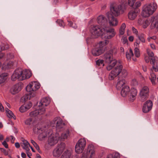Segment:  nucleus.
<instances>
[{"label": "nucleus", "mask_w": 158, "mask_h": 158, "mask_svg": "<svg viewBox=\"0 0 158 158\" xmlns=\"http://www.w3.org/2000/svg\"><path fill=\"white\" fill-rule=\"evenodd\" d=\"M33 131L35 133L39 134V137L40 139L48 137V143L51 146L56 143L59 138L53 134L52 131L48 127L41 128L38 125H36L34 127Z\"/></svg>", "instance_id": "f257e3e1"}, {"label": "nucleus", "mask_w": 158, "mask_h": 158, "mask_svg": "<svg viewBox=\"0 0 158 158\" xmlns=\"http://www.w3.org/2000/svg\"><path fill=\"white\" fill-rule=\"evenodd\" d=\"M31 76V74L29 71L18 69L14 71L11 76V79L13 81H15L17 79L19 81H22L29 78Z\"/></svg>", "instance_id": "f03ea898"}, {"label": "nucleus", "mask_w": 158, "mask_h": 158, "mask_svg": "<svg viewBox=\"0 0 158 158\" xmlns=\"http://www.w3.org/2000/svg\"><path fill=\"white\" fill-rule=\"evenodd\" d=\"M71 155L70 152L66 151L63 153L60 158H70ZM94 155V147L92 145L90 144L88 146L87 152L82 154L81 158H92Z\"/></svg>", "instance_id": "7ed1b4c3"}, {"label": "nucleus", "mask_w": 158, "mask_h": 158, "mask_svg": "<svg viewBox=\"0 0 158 158\" xmlns=\"http://www.w3.org/2000/svg\"><path fill=\"white\" fill-rule=\"evenodd\" d=\"M157 8V5L155 2L146 5L143 7L142 15L145 17H148L154 13Z\"/></svg>", "instance_id": "20e7f679"}, {"label": "nucleus", "mask_w": 158, "mask_h": 158, "mask_svg": "<svg viewBox=\"0 0 158 158\" xmlns=\"http://www.w3.org/2000/svg\"><path fill=\"white\" fill-rule=\"evenodd\" d=\"M117 52V49L114 48H111L104 55L103 57L104 60L107 63H111L114 60L113 59V55L115 54Z\"/></svg>", "instance_id": "39448f33"}, {"label": "nucleus", "mask_w": 158, "mask_h": 158, "mask_svg": "<svg viewBox=\"0 0 158 158\" xmlns=\"http://www.w3.org/2000/svg\"><path fill=\"white\" fill-rule=\"evenodd\" d=\"M117 52V49L114 48H111L104 55L103 57L104 60L107 63H111L114 60L113 59V55L115 54Z\"/></svg>", "instance_id": "423d86ee"}, {"label": "nucleus", "mask_w": 158, "mask_h": 158, "mask_svg": "<svg viewBox=\"0 0 158 158\" xmlns=\"http://www.w3.org/2000/svg\"><path fill=\"white\" fill-rule=\"evenodd\" d=\"M104 31V27L98 25L94 26L90 30L92 34L95 36L94 37H97L101 35H103V32Z\"/></svg>", "instance_id": "0eeeda50"}, {"label": "nucleus", "mask_w": 158, "mask_h": 158, "mask_svg": "<svg viewBox=\"0 0 158 158\" xmlns=\"http://www.w3.org/2000/svg\"><path fill=\"white\" fill-rule=\"evenodd\" d=\"M40 85L39 83L36 81H33L31 82L27 85L26 88V89L27 92L32 93L38 89L40 88Z\"/></svg>", "instance_id": "6e6552de"}, {"label": "nucleus", "mask_w": 158, "mask_h": 158, "mask_svg": "<svg viewBox=\"0 0 158 158\" xmlns=\"http://www.w3.org/2000/svg\"><path fill=\"white\" fill-rule=\"evenodd\" d=\"M65 147V144L63 143H61L57 148L54 150L53 152V156L56 157L60 156L64 149Z\"/></svg>", "instance_id": "1a4fd4ad"}, {"label": "nucleus", "mask_w": 158, "mask_h": 158, "mask_svg": "<svg viewBox=\"0 0 158 158\" xmlns=\"http://www.w3.org/2000/svg\"><path fill=\"white\" fill-rule=\"evenodd\" d=\"M110 10L111 13L115 16H118L120 12L123 11L122 6L121 5L111 6Z\"/></svg>", "instance_id": "9d476101"}, {"label": "nucleus", "mask_w": 158, "mask_h": 158, "mask_svg": "<svg viewBox=\"0 0 158 158\" xmlns=\"http://www.w3.org/2000/svg\"><path fill=\"white\" fill-rule=\"evenodd\" d=\"M105 34V37L109 39L113 37L116 34L114 28H105V31L103 32V34Z\"/></svg>", "instance_id": "9b49d317"}, {"label": "nucleus", "mask_w": 158, "mask_h": 158, "mask_svg": "<svg viewBox=\"0 0 158 158\" xmlns=\"http://www.w3.org/2000/svg\"><path fill=\"white\" fill-rule=\"evenodd\" d=\"M153 106L152 102L151 100L147 101L144 103L142 110L143 112L147 113L149 111L152 109Z\"/></svg>", "instance_id": "f8f14e48"}, {"label": "nucleus", "mask_w": 158, "mask_h": 158, "mask_svg": "<svg viewBox=\"0 0 158 158\" xmlns=\"http://www.w3.org/2000/svg\"><path fill=\"white\" fill-rule=\"evenodd\" d=\"M137 91V89L135 88H132L129 90L128 94L129 100L131 102H133L136 99Z\"/></svg>", "instance_id": "ddd939ff"}, {"label": "nucleus", "mask_w": 158, "mask_h": 158, "mask_svg": "<svg viewBox=\"0 0 158 158\" xmlns=\"http://www.w3.org/2000/svg\"><path fill=\"white\" fill-rule=\"evenodd\" d=\"M45 108H42L39 107V109L32 111L30 113L29 115L31 117H35L39 115H41L44 113Z\"/></svg>", "instance_id": "4468645a"}, {"label": "nucleus", "mask_w": 158, "mask_h": 158, "mask_svg": "<svg viewBox=\"0 0 158 158\" xmlns=\"http://www.w3.org/2000/svg\"><path fill=\"white\" fill-rule=\"evenodd\" d=\"M20 84L18 83L13 86L10 89V92L12 94H15L19 92L22 89Z\"/></svg>", "instance_id": "2eb2a0df"}, {"label": "nucleus", "mask_w": 158, "mask_h": 158, "mask_svg": "<svg viewBox=\"0 0 158 158\" xmlns=\"http://www.w3.org/2000/svg\"><path fill=\"white\" fill-rule=\"evenodd\" d=\"M107 18L109 25L111 26H116L118 24V21L111 14H109L107 15Z\"/></svg>", "instance_id": "dca6fc26"}, {"label": "nucleus", "mask_w": 158, "mask_h": 158, "mask_svg": "<svg viewBox=\"0 0 158 158\" xmlns=\"http://www.w3.org/2000/svg\"><path fill=\"white\" fill-rule=\"evenodd\" d=\"M97 22L98 23L103 26L104 27H106L107 24V21L106 18L103 15H99L97 18Z\"/></svg>", "instance_id": "f3484780"}, {"label": "nucleus", "mask_w": 158, "mask_h": 158, "mask_svg": "<svg viewBox=\"0 0 158 158\" xmlns=\"http://www.w3.org/2000/svg\"><path fill=\"white\" fill-rule=\"evenodd\" d=\"M50 103V100L49 98L46 97L42 98L40 101L39 107L42 108H45V106H47Z\"/></svg>", "instance_id": "a211bd4d"}, {"label": "nucleus", "mask_w": 158, "mask_h": 158, "mask_svg": "<svg viewBox=\"0 0 158 158\" xmlns=\"http://www.w3.org/2000/svg\"><path fill=\"white\" fill-rule=\"evenodd\" d=\"M126 81L123 78L119 77L116 85V88L117 89H120L125 85H126Z\"/></svg>", "instance_id": "6ab92c4d"}, {"label": "nucleus", "mask_w": 158, "mask_h": 158, "mask_svg": "<svg viewBox=\"0 0 158 158\" xmlns=\"http://www.w3.org/2000/svg\"><path fill=\"white\" fill-rule=\"evenodd\" d=\"M151 26L152 28L158 29V15H154L151 17Z\"/></svg>", "instance_id": "aec40b11"}, {"label": "nucleus", "mask_w": 158, "mask_h": 158, "mask_svg": "<svg viewBox=\"0 0 158 158\" xmlns=\"http://www.w3.org/2000/svg\"><path fill=\"white\" fill-rule=\"evenodd\" d=\"M158 58L156 56H155L152 58L151 60V63L152 64V70L155 72L158 71V66L157 61Z\"/></svg>", "instance_id": "412c9836"}, {"label": "nucleus", "mask_w": 158, "mask_h": 158, "mask_svg": "<svg viewBox=\"0 0 158 158\" xmlns=\"http://www.w3.org/2000/svg\"><path fill=\"white\" fill-rule=\"evenodd\" d=\"M104 51V49H101L96 47L92 50V53L94 56H98L102 53Z\"/></svg>", "instance_id": "4be33fe9"}, {"label": "nucleus", "mask_w": 158, "mask_h": 158, "mask_svg": "<svg viewBox=\"0 0 158 158\" xmlns=\"http://www.w3.org/2000/svg\"><path fill=\"white\" fill-rule=\"evenodd\" d=\"M129 87L128 86L125 85L123 87L121 91V94L123 97H125L128 94L129 92Z\"/></svg>", "instance_id": "5701e85b"}, {"label": "nucleus", "mask_w": 158, "mask_h": 158, "mask_svg": "<svg viewBox=\"0 0 158 158\" xmlns=\"http://www.w3.org/2000/svg\"><path fill=\"white\" fill-rule=\"evenodd\" d=\"M138 11L136 10H132L130 11L128 14L129 19L131 20H133L136 18Z\"/></svg>", "instance_id": "b1692460"}, {"label": "nucleus", "mask_w": 158, "mask_h": 158, "mask_svg": "<svg viewBox=\"0 0 158 158\" xmlns=\"http://www.w3.org/2000/svg\"><path fill=\"white\" fill-rule=\"evenodd\" d=\"M123 68V66L122 65H118L117 66L115 67L111 71H113V73L117 76L121 73Z\"/></svg>", "instance_id": "393cba45"}, {"label": "nucleus", "mask_w": 158, "mask_h": 158, "mask_svg": "<svg viewBox=\"0 0 158 158\" xmlns=\"http://www.w3.org/2000/svg\"><path fill=\"white\" fill-rule=\"evenodd\" d=\"M109 42V40H106L103 41H100L96 47L100 48L101 49H104L103 47L105 46L106 44H108Z\"/></svg>", "instance_id": "a878e982"}, {"label": "nucleus", "mask_w": 158, "mask_h": 158, "mask_svg": "<svg viewBox=\"0 0 158 158\" xmlns=\"http://www.w3.org/2000/svg\"><path fill=\"white\" fill-rule=\"evenodd\" d=\"M21 145L23 148L25 149L26 151H29L30 150L29 147L30 146V145L26 140H23L21 143Z\"/></svg>", "instance_id": "bb28decb"}, {"label": "nucleus", "mask_w": 158, "mask_h": 158, "mask_svg": "<svg viewBox=\"0 0 158 158\" xmlns=\"http://www.w3.org/2000/svg\"><path fill=\"white\" fill-rule=\"evenodd\" d=\"M70 132L68 129H67L65 131L63 132L61 134L60 138L62 139H66L69 136Z\"/></svg>", "instance_id": "cd10ccee"}, {"label": "nucleus", "mask_w": 158, "mask_h": 158, "mask_svg": "<svg viewBox=\"0 0 158 158\" xmlns=\"http://www.w3.org/2000/svg\"><path fill=\"white\" fill-rule=\"evenodd\" d=\"M64 126V123H63L61 119L58 120L56 124V128L57 129H60L63 128Z\"/></svg>", "instance_id": "c85d7f7f"}, {"label": "nucleus", "mask_w": 158, "mask_h": 158, "mask_svg": "<svg viewBox=\"0 0 158 158\" xmlns=\"http://www.w3.org/2000/svg\"><path fill=\"white\" fill-rule=\"evenodd\" d=\"M84 148V147H83L81 148L80 145L77 143L75 147V151L78 153H81L82 152Z\"/></svg>", "instance_id": "c756f323"}, {"label": "nucleus", "mask_w": 158, "mask_h": 158, "mask_svg": "<svg viewBox=\"0 0 158 158\" xmlns=\"http://www.w3.org/2000/svg\"><path fill=\"white\" fill-rule=\"evenodd\" d=\"M136 0H121V2L122 4L126 3L128 2V5L131 7H133L134 5L135 2Z\"/></svg>", "instance_id": "7c9ffc66"}, {"label": "nucleus", "mask_w": 158, "mask_h": 158, "mask_svg": "<svg viewBox=\"0 0 158 158\" xmlns=\"http://www.w3.org/2000/svg\"><path fill=\"white\" fill-rule=\"evenodd\" d=\"M7 74L5 73L0 75V84L4 82L7 78Z\"/></svg>", "instance_id": "2f4dec72"}, {"label": "nucleus", "mask_w": 158, "mask_h": 158, "mask_svg": "<svg viewBox=\"0 0 158 158\" xmlns=\"http://www.w3.org/2000/svg\"><path fill=\"white\" fill-rule=\"evenodd\" d=\"M117 63V60L114 59L111 63H109V64L106 67L107 70L110 71L111 70Z\"/></svg>", "instance_id": "473e14b6"}, {"label": "nucleus", "mask_w": 158, "mask_h": 158, "mask_svg": "<svg viewBox=\"0 0 158 158\" xmlns=\"http://www.w3.org/2000/svg\"><path fill=\"white\" fill-rule=\"evenodd\" d=\"M149 89L147 86L144 87L140 91V94L148 95Z\"/></svg>", "instance_id": "72a5a7b5"}, {"label": "nucleus", "mask_w": 158, "mask_h": 158, "mask_svg": "<svg viewBox=\"0 0 158 158\" xmlns=\"http://www.w3.org/2000/svg\"><path fill=\"white\" fill-rule=\"evenodd\" d=\"M77 143L80 145L81 148H82L83 147H85L86 143L85 139L84 138L78 140Z\"/></svg>", "instance_id": "f704fd0d"}, {"label": "nucleus", "mask_w": 158, "mask_h": 158, "mask_svg": "<svg viewBox=\"0 0 158 158\" xmlns=\"http://www.w3.org/2000/svg\"><path fill=\"white\" fill-rule=\"evenodd\" d=\"M126 27V25L124 23H123L120 27L119 30V35H123L124 32V29Z\"/></svg>", "instance_id": "c9c22d12"}, {"label": "nucleus", "mask_w": 158, "mask_h": 158, "mask_svg": "<svg viewBox=\"0 0 158 158\" xmlns=\"http://www.w3.org/2000/svg\"><path fill=\"white\" fill-rule=\"evenodd\" d=\"M106 158H120V155L118 152H116L114 155L110 154L108 155Z\"/></svg>", "instance_id": "e433bc0d"}, {"label": "nucleus", "mask_w": 158, "mask_h": 158, "mask_svg": "<svg viewBox=\"0 0 158 158\" xmlns=\"http://www.w3.org/2000/svg\"><path fill=\"white\" fill-rule=\"evenodd\" d=\"M150 75L151 77H150V79L152 84L155 85V81L156 79V76L153 73H151Z\"/></svg>", "instance_id": "4c0bfd02"}, {"label": "nucleus", "mask_w": 158, "mask_h": 158, "mask_svg": "<svg viewBox=\"0 0 158 158\" xmlns=\"http://www.w3.org/2000/svg\"><path fill=\"white\" fill-rule=\"evenodd\" d=\"M133 55V53L131 49H130L129 52L126 53V57L128 60H131V57Z\"/></svg>", "instance_id": "58836bf2"}, {"label": "nucleus", "mask_w": 158, "mask_h": 158, "mask_svg": "<svg viewBox=\"0 0 158 158\" xmlns=\"http://www.w3.org/2000/svg\"><path fill=\"white\" fill-rule=\"evenodd\" d=\"M5 110L7 113V115L9 118H14L13 116L14 114L11 111L7 108H6Z\"/></svg>", "instance_id": "ea45409f"}, {"label": "nucleus", "mask_w": 158, "mask_h": 158, "mask_svg": "<svg viewBox=\"0 0 158 158\" xmlns=\"http://www.w3.org/2000/svg\"><path fill=\"white\" fill-rule=\"evenodd\" d=\"M96 64L97 65H98L100 67H103L104 65V60H98L96 62Z\"/></svg>", "instance_id": "a19ab883"}, {"label": "nucleus", "mask_w": 158, "mask_h": 158, "mask_svg": "<svg viewBox=\"0 0 158 158\" xmlns=\"http://www.w3.org/2000/svg\"><path fill=\"white\" fill-rule=\"evenodd\" d=\"M28 92V93L26 94L25 96L24 97V99L25 101L27 100L28 99H30L31 95L33 97L34 95V94H33V95H32V93H31L29 92Z\"/></svg>", "instance_id": "79ce46f5"}, {"label": "nucleus", "mask_w": 158, "mask_h": 158, "mask_svg": "<svg viewBox=\"0 0 158 158\" xmlns=\"http://www.w3.org/2000/svg\"><path fill=\"white\" fill-rule=\"evenodd\" d=\"M117 76L113 73V71H111L110 73L108 78L110 80H113Z\"/></svg>", "instance_id": "37998d69"}, {"label": "nucleus", "mask_w": 158, "mask_h": 158, "mask_svg": "<svg viewBox=\"0 0 158 158\" xmlns=\"http://www.w3.org/2000/svg\"><path fill=\"white\" fill-rule=\"evenodd\" d=\"M140 100L142 102H144L148 98V95H144L143 94H140Z\"/></svg>", "instance_id": "c03bdc74"}, {"label": "nucleus", "mask_w": 158, "mask_h": 158, "mask_svg": "<svg viewBox=\"0 0 158 158\" xmlns=\"http://www.w3.org/2000/svg\"><path fill=\"white\" fill-rule=\"evenodd\" d=\"M137 36L139 40H140L141 42L142 43H144L145 42V40L143 34H141L139 35H138Z\"/></svg>", "instance_id": "a18cd8bd"}, {"label": "nucleus", "mask_w": 158, "mask_h": 158, "mask_svg": "<svg viewBox=\"0 0 158 158\" xmlns=\"http://www.w3.org/2000/svg\"><path fill=\"white\" fill-rule=\"evenodd\" d=\"M121 74L122 77H121L124 79V78L126 77L127 76V72L126 69H122V71H121Z\"/></svg>", "instance_id": "49530a36"}, {"label": "nucleus", "mask_w": 158, "mask_h": 158, "mask_svg": "<svg viewBox=\"0 0 158 158\" xmlns=\"http://www.w3.org/2000/svg\"><path fill=\"white\" fill-rule=\"evenodd\" d=\"M25 122L26 124L30 125L33 123L32 119L31 118H28L26 120Z\"/></svg>", "instance_id": "de8ad7c7"}, {"label": "nucleus", "mask_w": 158, "mask_h": 158, "mask_svg": "<svg viewBox=\"0 0 158 158\" xmlns=\"http://www.w3.org/2000/svg\"><path fill=\"white\" fill-rule=\"evenodd\" d=\"M16 63L15 62V63L14 62L12 61H10L7 64V66L8 68H11L13 66H14L15 65H16Z\"/></svg>", "instance_id": "09e8293b"}, {"label": "nucleus", "mask_w": 158, "mask_h": 158, "mask_svg": "<svg viewBox=\"0 0 158 158\" xmlns=\"http://www.w3.org/2000/svg\"><path fill=\"white\" fill-rule=\"evenodd\" d=\"M24 105L26 106V108L28 110L32 106V104L31 102H29L24 104Z\"/></svg>", "instance_id": "8fccbe9b"}, {"label": "nucleus", "mask_w": 158, "mask_h": 158, "mask_svg": "<svg viewBox=\"0 0 158 158\" xmlns=\"http://www.w3.org/2000/svg\"><path fill=\"white\" fill-rule=\"evenodd\" d=\"M20 111L22 113H23L27 110L26 106L24 105L22 106L19 109Z\"/></svg>", "instance_id": "3c124183"}, {"label": "nucleus", "mask_w": 158, "mask_h": 158, "mask_svg": "<svg viewBox=\"0 0 158 158\" xmlns=\"http://www.w3.org/2000/svg\"><path fill=\"white\" fill-rule=\"evenodd\" d=\"M135 54V56L138 57L140 56L139 50L138 48H135L134 49Z\"/></svg>", "instance_id": "603ef678"}, {"label": "nucleus", "mask_w": 158, "mask_h": 158, "mask_svg": "<svg viewBox=\"0 0 158 158\" xmlns=\"http://www.w3.org/2000/svg\"><path fill=\"white\" fill-rule=\"evenodd\" d=\"M31 143L33 144L34 146L35 147V148L37 150H39L40 149V148L38 145L33 140L31 139Z\"/></svg>", "instance_id": "864d4df0"}, {"label": "nucleus", "mask_w": 158, "mask_h": 158, "mask_svg": "<svg viewBox=\"0 0 158 158\" xmlns=\"http://www.w3.org/2000/svg\"><path fill=\"white\" fill-rule=\"evenodd\" d=\"M131 85L133 86H136L138 85V82L136 80L134 79L132 80L131 82Z\"/></svg>", "instance_id": "5fc2aeb1"}, {"label": "nucleus", "mask_w": 158, "mask_h": 158, "mask_svg": "<svg viewBox=\"0 0 158 158\" xmlns=\"http://www.w3.org/2000/svg\"><path fill=\"white\" fill-rule=\"evenodd\" d=\"M14 57L13 54L12 53H9L7 55V59L10 60L13 59Z\"/></svg>", "instance_id": "6e6d98bb"}, {"label": "nucleus", "mask_w": 158, "mask_h": 158, "mask_svg": "<svg viewBox=\"0 0 158 158\" xmlns=\"http://www.w3.org/2000/svg\"><path fill=\"white\" fill-rule=\"evenodd\" d=\"M150 22L148 20H146L145 22L143 24V27L146 28L150 24Z\"/></svg>", "instance_id": "4d7b16f0"}, {"label": "nucleus", "mask_w": 158, "mask_h": 158, "mask_svg": "<svg viewBox=\"0 0 158 158\" xmlns=\"http://www.w3.org/2000/svg\"><path fill=\"white\" fill-rule=\"evenodd\" d=\"M56 22L59 24L60 26H63L64 25V23L62 20H57L56 21Z\"/></svg>", "instance_id": "13d9d810"}, {"label": "nucleus", "mask_w": 158, "mask_h": 158, "mask_svg": "<svg viewBox=\"0 0 158 158\" xmlns=\"http://www.w3.org/2000/svg\"><path fill=\"white\" fill-rule=\"evenodd\" d=\"M147 53L148 55L151 57H154V53L153 52L151 51H150L149 50H147Z\"/></svg>", "instance_id": "bf43d9fd"}, {"label": "nucleus", "mask_w": 158, "mask_h": 158, "mask_svg": "<svg viewBox=\"0 0 158 158\" xmlns=\"http://www.w3.org/2000/svg\"><path fill=\"white\" fill-rule=\"evenodd\" d=\"M2 152H3L5 155H7L8 154V151H6V149L3 148H0Z\"/></svg>", "instance_id": "052dcab7"}, {"label": "nucleus", "mask_w": 158, "mask_h": 158, "mask_svg": "<svg viewBox=\"0 0 158 158\" xmlns=\"http://www.w3.org/2000/svg\"><path fill=\"white\" fill-rule=\"evenodd\" d=\"M132 30L133 33L135 34L136 35H138V31L134 27H132Z\"/></svg>", "instance_id": "680f3d73"}, {"label": "nucleus", "mask_w": 158, "mask_h": 158, "mask_svg": "<svg viewBox=\"0 0 158 158\" xmlns=\"http://www.w3.org/2000/svg\"><path fill=\"white\" fill-rule=\"evenodd\" d=\"M2 45L3 46V50H6L9 48V46L8 44H5Z\"/></svg>", "instance_id": "e2e57ef3"}, {"label": "nucleus", "mask_w": 158, "mask_h": 158, "mask_svg": "<svg viewBox=\"0 0 158 158\" xmlns=\"http://www.w3.org/2000/svg\"><path fill=\"white\" fill-rule=\"evenodd\" d=\"M2 144L6 148H8V144L7 143L6 141L4 140L2 143Z\"/></svg>", "instance_id": "0e129e2a"}, {"label": "nucleus", "mask_w": 158, "mask_h": 158, "mask_svg": "<svg viewBox=\"0 0 158 158\" xmlns=\"http://www.w3.org/2000/svg\"><path fill=\"white\" fill-rule=\"evenodd\" d=\"M141 5V3L139 2H137L135 5V7H139Z\"/></svg>", "instance_id": "69168bd1"}, {"label": "nucleus", "mask_w": 158, "mask_h": 158, "mask_svg": "<svg viewBox=\"0 0 158 158\" xmlns=\"http://www.w3.org/2000/svg\"><path fill=\"white\" fill-rule=\"evenodd\" d=\"M144 59H145V62L146 63H148L149 62V60H150V59H149V57L147 56H145L144 58Z\"/></svg>", "instance_id": "338daca9"}, {"label": "nucleus", "mask_w": 158, "mask_h": 158, "mask_svg": "<svg viewBox=\"0 0 158 158\" xmlns=\"http://www.w3.org/2000/svg\"><path fill=\"white\" fill-rule=\"evenodd\" d=\"M26 151V153L27 154V156L29 158H31L30 156L31 155V154L29 152V151Z\"/></svg>", "instance_id": "774afa93"}]
</instances>
